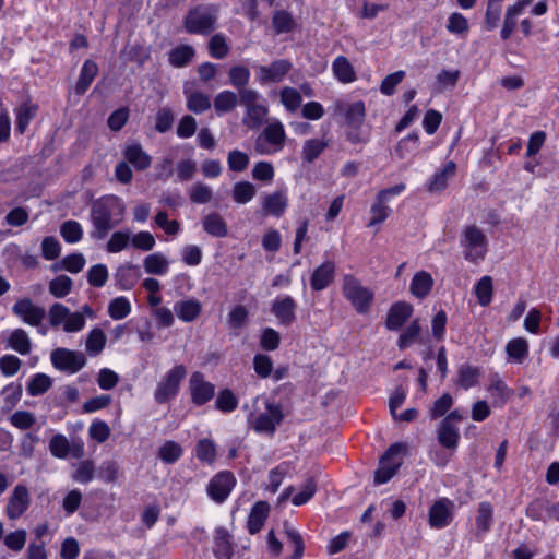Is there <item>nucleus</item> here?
<instances>
[{
    "mask_svg": "<svg viewBox=\"0 0 559 559\" xmlns=\"http://www.w3.org/2000/svg\"><path fill=\"white\" fill-rule=\"evenodd\" d=\"M124 206L117 197H106L92 205L91 222L94 229L91 237L94 239H104L108 233L121 221Z\"/></svg>",
    "mask_w": 559,
    "mask_h": 559,
    "instance_id": "nucleus-1",
    "label": "nucleus"
},
{
    "mask_svg": "<svg viewBox=\"0 0 559 559\" xmlns=\"http://www.w3.org/2000/svg\"><path fill=\"white\" fill-rule=\"evenodd\" d=\"M218 8L211 3H201L191 7L185 19L183 28L188 34L207 36L217 25Z\"/></svg>",
    "mask_w": 559,
    "mask_h": 559,
    "instance_id": "nucleus-2",
    "label": "nucleus"
},
{
    "mask_svg": "<svg viewBox=\"0 0 559 559\" xmlns=\"http://www.w3.org/2000/svg\"><path fill=\"white\" fill-rule=\"evenodd\" d=\"M262 400L265 406V412L255 415L250 412L248 415V423L252 426L253 430L259 433H266L272 436L277 426H280L284 419L282 405L271 401L265 396H258L254 403Z\"/></svg>",
    "mask_w": 559,
    "mask_h": 559,
    "instance_id": "nucleus-3",
    "label": "nucleus"
},
{
    "mask_svg": "<svg viewBox=\"0 0 559 559\" xmlns=\"http://www.w3.org/2000/svg\"><path fill=\"white\" fill-rule=\"evenodd\" d=\"M286 143V131L278 119L270 121L257 136L254 150L260 155H274L283 151Z\"/></svg>",
    "mask_w": 559,
    "mask_h": 559,
    "instance_id": "nucleus-4",
    "label": "nucleus"
},
{
    "mask_svg": "<svg viewBox=\"0 0 559 559\" xmlns=\"http://www.w3.org/2000/svg\"><path fill=\"white\" fill-rule=\"evenodd\" d=\"M342 292L358 313L365 314L369 311L374 299V293L364 286L357 277L352 274H345Z\"/></svg>",
    "mask_w": 559,
    "mask_h": 559,
    "instance_id": "nucleus-5",
    "label": "nucleus"
},
{
    "mask_svg": "<svg viewBox=\"0 0 559 559\" xmlns=\"http://www.w3.org/2000/svg\"><path fill=\"white\" fill-rule=\"evenodd\" d=\"M239 103L246 108L243 124L249 129H258L269 114L263 96L257 90H243Z\"/></svg>",
    "mask_w": 559,
    "mask_h": 559,
    "instance_id": "nucleus-6",
    "label": "nucleus"
},
{
    "mask_svg": "<svg viewBox=\"0 0 559 559\" xmlns=\"http://www.w3.org/2000/svg\"><path fill=\"white\" fill-rule=\"evenodd\" d=\"M460 242L465 260L477 262L485 259L488 250L487 237L476 225L463 229Z\"/></svg>",
    "mask_w": 559,
    "mask_h": 559,
    "instance_id": "nucleus-7",
    "label": "nucleus"
},
{
    "mask_svg": "<svg viewBox=\"0 0 559 559\" xmlns=\"http://www.w3.org/2000/svg\"><path fill=\"white\" fill-rule=\"evenodd\" d=\"M49 324L53 329L62 328L66 333H78L85 328L81 313L72 312L61 302H55L48 310Z\"/></svg>",
    "mask_w": 559,
    "mask_h": 559,
    "instance_id": "nucleus-8",
    "label": "nucleus"
},
{
    "mask_svg": "<svg viewBox=\"0 0 559 559\" xmlns=\"http://www.w3.org/2000/svg\"><path fill=\"white\" fill-rule=\"evenodd\" d=\"M406 445L401 442L393 443L381 456L379 467L374 472V484L382 485L388 483L399 471L403 463L402 454L406 451Z\"/></svg>",
    "mask_w": 559,
    "mask_h": 559,
    "instance_id": "nucleus-9",
    "label": "nucleus"
},
{
    "mask_svg": "<svg viewBox=\"0 0 559 559\" xmlns=\"http://www.w3.org/2000/svg\"><path fill=\"white\" fill-rule=\"evenodd\" d=\"M187 376V368L183 365H176L169 369L159 380L154 391V400L158 404L174 400L180 390V383Z\"/></svg>",
    "mask_w": 559,
    "mask_h": 559,
    "instance_id": "nucleus-10",
    "label": "nucleus"
},
{
    "mask_svg": "<svg viewBox=\"0 0 559 559\" xmlns=\"http://www.w3.org/2000/svg\"><path fill=\"white\" fill-rule=\"evenodd\" d=\"M406 186L404 183L395 185L391 188L380 190L376 197V202L370 207L371 218L368 226L382 224L391 214V209L386 205L392 197L400 195Z\"/></svg>",
    "mask_w": 559,
    "mask_h": 559,
    "instance_id": "nucleus-11",
    "label": "nucleus"
},
{
    "mask_svg": "<svg viewBox=\"0 0 559 559\" xmlns=\"http://www.w3.org/2000/svg\"><path fill=\"white\" fill-rule=\"evenodd\" d=\"M237 484L236 477L229 471L215 474L206 486L207 496L216 503H223Z\"/></svg>",
    "mask_w": 559,
    "mask_h": 559,
    "instance_id": "nucleus-12",
    "label": "nucleus"
},
{
    "mask_svg": "<svg viewBox=\"0 0 559 559\" xmlns=\"http://www.w3.org/2000/svg\"><path fill=\"white\" fill-rule=\"evenodd\" d=\"M50 358L56 369L69 373H76L86 365L84 354L62 347L52 350Z\"/></svg>",
    "mask_w": 559,
    "mask_h": 559,
    "instance_id": "nucleus-13",
    "label": "nucleus"
},
{
    "mask_svg": "<svg viewBox=\"0 0 559 559\" xmlns=\"http://www.w3.org/2000/svg\"><path fill=\"white\" fill-rule=\"evenodd\" d=\"M12 313L23 323L39 328L46 317L45 308L35 305L31 298H21L12 306Z\"/></svg>",
    "mask_w": 559,
    "mask_h": 559,
    "instance_id": "nucleus-14",
    "label": "nucleus"
},
{
    "mask_svg": "<svg viewBox=\"0 0 559 559\" xmlns=\"http://www.w3.org/2000/svg\"><path fill=\"white\" fill-rule=\"evenodd\" d=\"M32 502L28 488L17 484L11 491L5 504L4 513L9 520L20 519L29 508Z\"/></svg>",
    "mask_w": 559,
    "mask_h": 559,
    "instance_id": "nucleus-15",
    "label": "nucleus"
},
{
    "mask_svg": "<svg viewBox=\"0 0 559 559\" xmlns=\"http://www.w3.org/2000/svg\"><path fill=\"white\" fill-rule=\"evenodd\" d=\"M454 502L449 498H439L428 511V523L433 530H442L451 524L454 518Z\"/></svg>",
    "mask_w": 559,
    "mask_h": 559,
    "instance_id": "nucleus-16",
    "label": "nucleus"
},
{
    "mask_svg": "<svg viewBox=\"0 0 559 559\" xmlns=\"http://www.w3.org/2000/svg\"><path fill=\"white\" fill-rule=\"evenodd\" d=\"M189 393L192 404L202 406L210 402L215 395V385L205 380L201 371H194L189 379Z\"/></svg>",
    "mask_w": 559,
    "mask_h": 559,
    "instance_id": "nucleus-17",
    "label": "nucleus"
},
{
    "mask_svg": "<svg viewBox=\"0 0 559 559\" xmlns=\"http://www.w3.org/2000/svg\"><path fill=\"white\" fill-rule=\"evenodd\" d=\"M292 63L286 59H278L269 66L257 67L255 80L260 85L280 83L290 71Z\"/></svg>",
    "mask_w": 559,
    "mask_h": 559,
    "instance_id": "nucleus-18",
    "label": "nucleus"
},
{
    "mask_svg": "<svg viewBox=\"0 0 559 559\" xmlns=\"http://www.w3.org/2000/svg\"><path fill=\"white\" fill-rule=\"evenodd\" d=\"M334 111L344 117L347 127L364 126L366 120V105L362 100L346 103L337 99L334 103Z\"/></svg>",
    "mask_w": 559,
    "mask_h": 559,
    "instance_id": "nucleus-19",
    "label": "nucleus"
},
{
    "mask_svg": "<svg viewBox=\"0 0 559 559\" xmlns=\"http://www.w3.org/2000/svg\"><path fill=\"white\" fill-rule=\"evenodd\" d=\"M336 264L332 260H326L317 266L310 276V286L314 292H321L328 288L335 278Z\"/></svg>",
    "mask_w": 559,
    "mask_h": 559,
    "instance_id": "nucleus-20",
    "label": "nucleus"
},
{
    "mask_svg": "<svg viewBox=\"0 0 559 559\" xmlns=\"http://www.w3.org/2000/svg\"><path fill=\"white\" fill-rule=\"evenodd\" d=\"M124 160L138 171H144L152 164L151 155L138 142L127 143L122 151Z\"/></svg>",
    "mask_w": 559,
    "mask_h": 559,
    "instance_id": "nucleus-21",
    "label": "nucleus"
},
{
    "mask_svg": "<svg viewBox=\"0 0 559 559\" xmlns=\"http://www.w3.org/2000/svg\"><path fill=\"white\" fill-rule=\"evenodd\" d=\"M297 304L292 296H284L276 298L273 304L271 311L277 318L281 324L290 325L296 320Z\"/></svg>",
    "mask_w": 559,
    "mask_h": 559,
    "instance_id": "nucleus-22",
    "label": "nucleus"
},
{
    "mask_svg": "<svg viewBox=\"0 0 559 559\" xmlns=\"http://www.w3.org/2000/svg\"><path fill=\"white\" fill-rule=\"evenodd\" d=\"M413 306L405 301H397L389 309L385 326L390 331L400 330L403 324L411 318Z\"/></svg>",
    "mask_w": 559,
    "mask_h": 559,
    "instance_id": "nucleus-23",
    "label": "nucleus"
},
{
    "mask_svg": "<svg viewBox=\"0 0 559 559\" xmlns=\"http://www.w3.org/2000/svg\"><path fill=\"white\" fill-rule=\"evenodd\" d=\"M487 391L493 400V405L498 407H503L514 394L513 389L509 388L498 373L490 376Z\"/></svg>",
    "mask_w": 559,
    "mask_h": 559,
    "instance_id": "nucleus-24",
    "label": "nucleus"
},
{
    "mask_svg": "<svg viewBox=\"0 0 559 559\" xmlns=\"http://www.w3.org/2000/svg\"><path fill=\"white\" fill-rule=\"evenodd\" d=\"M233 536L225 527H217L214 535L213 554L216 559H231L234 556Z\"/></svg>",
    "mask_w": 559,
    "mask_h": 559,
    "instance_id": "nucleus-25",
    "label": "nucleus"
},
{
    "mask_svg": "<svg viewBox=\"0 0 559 559\" xmlns=\"http://www.w3.org/2000/svg\"><path fill=\"white\" fill-rule=\"evenodd\" d=\"M493 523V508L490 502L483 501L478 504L475 518V537L483 540L485 535L491 530Z\"/></svg>",
    "mask_w": 559,
    "mask_h": 559,
    "instance_id": "nucleus-26",
    "label": "nucleus"
},
{
    "mask_svg": "<svg viewBox=\"0 0 559 559\" xmlns=\"http://www.w3.org/2000/svg\"><path fill=\"white\" fill-rule=\"evenodd\" d=\"M456 173V164L453 160H449L444 166L437 170L428 180L426 185L427 191L435 193L443 191L448 187V182L454 177Z\"/></svg>",
    "mask_w": 559,
    "mask_h": 559,
    "instance_id": "nucleus-27",
    "label": "nucleus"
},
{
    "mask_svg": "<svg viewBox=\"0 0 559 559\" xmlns=\"http://www.w3.org/2000/svg\"><path fill=\"white\" fill-rule=\"evenodd\" d=\"M288 206L286 190H278L266 194L262 199V209L267 215L281 217Z\"/></svg>",
    "mask_w": 559,
    "mask_h": 559,
    "instance_id": "nucleus-28",
    "label": "nucleus"
},
{
    "mask_svg": "<svg viewBox=\"0 0 559 559\" xmlns=\"http://www.w3.org/2000/svg\"><path fill=\"white\" fill-rule=\"evenodd\" d=\"M270 513V504L266 501H258L251 508L247 521V530L251 535L259 533Z\"/></svg>",
    "mask_w": 559,
    "mask_h": 559,
    "instance_id": "nucleus-29",
    "label": "nucleus"
},
{
    "mask_svg": "<svg viewBox=\"0 0 559 559\" xmlns=\"http://www.w3.org/2000/svg\"><path fill=\"white\" fill-rule=\"evenodd\" d=\"M332 73L342 84H349L356 81V71L345 56H337L332 62Z\"/></svg>",
    "mask_w": 559,
    "mask_h": 559,
    "instance_id": "nucleus-30",
    "label": "nucleus"
},
{
    "mask_svg": "<svg viewBox=\"0 0 559 559\" xmlns=\"http://www.w3.org/2000/svg\"><path fill=\"white\" fill-rule=\"evenodd\" d=\"M37 111L38 106L36 104H33L31 102H25L21 104L15 109V131L20 134H23L29 126L31 121L37 115Z\"/></svg>",
    "mask_w": 559,
    "mask_h": 559,
    "instance_id": "nucleus-31",
    "label": "nucleus"
},
{
    "mask_svg": "<svg viewBox=\"0 0 559 559\" xmlns=\"http://www.w3.org/2000/svg\"><path fill=\"white\" fill-rule=\"evenodd\" d=\"M202 226L206 234L223 238L228 234L227 224L221 214L212 212L202 218Z\"/></svg>",
    "mask_w": 559,
    "mask_h": 559,
    "instance_id": "nucleus-32",
    "label": "nucleus"
},
{
    "mask_svg": "<svg viewBox=\"0 0 559 559\" xmlns=\"http://www.w3.org/2000/svg\"><path fill=\"white\" fill-rule=\"evenodd\" d=\"M8 347L19 353L20 355H28L32 350V340L28 333L21 328L11 331L8 340Z\"/></svg>",
    "mask_w": 559,
    "mask_h": 559,
    "instance_id": "nucleus-33",
    "label": "nucleus"
},
{
    "mask_svg": "<svg viewBox=\"0 0 559 559\" xmlns=\"http://www.w3.org/2000/svg\"><path fill=\"white\" fill-rule=\"evenodd\" d=\"M438 442L445 449L455 450L460 441V431L456 425H448V423H440L437 430Z\"/></svg>",
    "mask_w": 559,
    "mask_h": 559,
    "instance_id": "nucleus-34",
    "label": "nucleus"
},
{
    "mask_svg": "<svg viewBox=\"0 0 559 559\" xmlns=\"http://www.w3.org/2000/svg\"><path fill=\"white\" fill-rule=\"evenodd\" d=\"M144 271L151 275H166L169 271V261L162 252H154L144 258Z\"/></svg>",
    "mask_w": 559,
    "mask_h": 559,
    "instance_id": "nucleus-35",
    "label": "nucleus"
},
{
    "mask_svg": "<svg viewBox=\"0 0 559 559\" xmlns=\"http://www.w3.org/2000/svg\"><path fill=\"white\" fill-rule=\"evenodd\" d=\"M174 309L181 321L192 322L200 316L202 306L199 300L192 298L176 302Z\"/></svg>",
    "mask_w": 559,
    "mask_h": 559,
    "instance_id": "nucleus-36",
    "label": "nucleus"
},
{
    "mask_svg": "<svg viewBox=\"0 0 559 559\" xmlns=\"http://www.w3.org/2000/svg\"><path fill=\"white\" fill-rule=\"evenodd\" d=\"M506 353L509 361L522 364L528 356V342L524 337L510 340L506 345Z\"/></svg>",
    "mask_w": 559,
    "mask_h": 559,
    "instance_id": "nucleus-37",
    "label": "nucleus"
},
{
    "mask_svg": "<svg viewBox=\"0 0 559 559\" xmlns=\"http://www.w3.org/2000/svg\"><path fill=\"white\" fill-rule=\"evenodd\" d=\"M97 73L98 66L96 64V62L92 60H86L81 68L79 80L75 85L76 94H84L91 86Z\"/></svg>",
    "mask_w": 559,
    "mask_h": 559,
    "instance_id": "nucleus-38",
    "label": "nucleus"
},
{
    "mask_svg": "<svg viewBox=\"0 0 559 559\" xmlns=\"http://www.w3.org/2000/svg\"><path fill=\"white\" fill-rule=\"evenodd\" d=\"M194 454L201 463L212 465L217 456L216 443L209 438L201 439L195 444Z\"/></svg>",
    "mask_w": 559,
    "mask_h": 559,
    "instance_id": "nucleus-39",
    "label": "nucleus"
},
{
    "mask_svg": "<svg viewBox=\"0 0 559 559\" xmlns=\"http://www.w3.org/2000/svg\"><path fill=\"white\" fill-rule=\"evenodd\" d=\"M433 285L432 276L426 272H417L411 282V293L417 298H425Z\"/></svg>",
    "mask_w": 559,
    "mask_h": 559,
    "instance_id": "nucleus-40",
    "label": "nucleus"
},
{
    "mask_svg": "<svg viewBox=\"0 0 559 559\" xmlns=\"http://www.w3.org/2000/svg\"><path fill=\"white\" fill-rule=\"evenodd\" d=\"M195 55V50L190 45H180L168 52V61L175 68L188 66Z\"/></svg>",
    "mask_w": 559,
    "mask_h": 559,
    "instance_id": "nucleus-41",
    "label": "nucleus"
},
{
    "mask_svg": "<svg viewBox=\"0 0 559 559\" xmlns=\"http://www.w3.org/2000/svg\"><path fill=\"white\" fill-rule=\"evenodd\" d=\"M106 346V335L99 328L92 329L86 337L85 350L91 357L98 356Z\"/></svg>",
    "mask_w": 559,
    "mask_h": 559,
    "instance_id": "nucleus-42",
    "label": "nucleus"
},
{
    "mask_svg": "<svg viewBox=\"0 0 559 559\" xmlns=\"http://www.w3.org/2000/svg\"><path fill=\"white\" fill-rule=\"evenodd\" d=\"M185 96L187 98V108L194 114H202L211 108L210 96L200 92H190L185 90Z\"/></svg>",
    "mask_w": 559,
    "mask_h": 559,
    "instance_id": "nucleus-43",
    "label": "nucleus"
},
{
    "mask_svg": "<svg viewBox=\"0 0 559 559\" xmlns=\"http://www.w3.org/2000/svg\"><path fill=\"white\" fill-rule=\"evenodd\" d=\"M479 376L478 368L463 364L457 369L456 384L464 390H468L478 383Z\"/></svg>",
    "mask_w": 559,
    "mask_h": 559,
    "instance_id": "nucleus-44",
    "label": "nucleus"
},
{
    "mask_svg": "<svg viewBox=\"0 0 559 559\" xmlns=\"http://www.w3.org/2000/svg\"><path fill=\"white\" fill-rule=\"evenodd\" d=\"M257 194V188L250 181H238L233 186L231 197L237 204L249 203Z\"/></svg>",
    "mask_w": 559,
    "mask_h": 559,
    "instance_id": "nucleus-45",
    "label": "nucleus"
},
{
    "mask_svg": "<svg viewBox=\"0 0 559 559\" xmlns=\"http://www.w3.org/2000/svg\"><path fill=\"white\" fill-rule=\"evenodd\" d=\"M239 102V95L231 91L219 92L214 98V109L217 115H223L231 111Z\"/></svg>",
    "mask_w": 559,
    "mask_h": 559,
    "instance_id": "nucleus-46",
    "label": "nucleus"
},
{
    "mask_svg": "<svg viewBox=\"0 0 559 559\" xmlns=\"http://www.w3.org/2000/svg\"><path fill=\"white\" fill-rule=\"evenodd\" d=\"M418 146L419 136L416 132H412L397 142L394 153L400 159H405L414 154Z\"/></svg>",
    "mask_w": 559,
    "mask_h": 559,
    "instance_id": "nucleus-47",
    "label": "nucleus"
},
{
    "mask_svg": "<svg viewBox=\"0 0 559 559\" xmlns=\"http://www.w3.org/2000/svg\"><path fill=\"white\" fill-rule=\"evenodd\" d=\"M228 75L230 84L238 90L239 96L241 91L250 90L247 87L251 76L249 68L245 66H234L229 69Z\"/></svg>",
    "mask_w": 559,
    "mask_h": 559,
    "instance_id": "nucleus-48",
    "label": "nucleus"
},
{
    "mask_svg": "<svg viewBox=\"0 0 559 559\" xmlns=\"http://www.w3.org/2000/svg\"><path fill=\"white\" fill-rule=\"evenodd\" d=\"M272 26L276 34H284L294 31L296 22L289 12L278 10L272 16Z\"/></svg>",
    "mask_w": 559,
    "mask_h": 559,
    "instance_id": "nucleus-49",
    "label": "nucleus"
},
{
    "mask_svg": "<svg viewBox=\"0 0 559 559\" xmlns=\"http://www.w3.org/2000/svg\"><path fill=\"white\" fill-rule=\"evenodd\" d=\"M131 304L124 296L114 298L108 305V314L112 320L127 318L131 313Z\"/></svg>",
    "mask_w": 559,
    "mask_h": 559,
    "instance_id": "nucleus-50",
    "label": "nucleus"
},
{
    "mask_svg": "<svg viewBox=\"0 0 559 559\" xmlns=\"http://www.w3.org/2000/svg\"><path fill=\"white\" fill-rule=\"evenodd\" d=\"M328 143L319 139H310L304 143L301 156L304 162L313 163L326 148Z\"/></svg>",
    "mask_w": 559,
    "mask_h": 559,
    "instance_id": "nucleus-51",
    "label": "nucleus"
},
{
    "mask_svg": "<svg viewBox=\"0 0 559 559\" xmlns=\"http://www.w3.org/2000/svg\"><path fill=\"white\" fill-rule=\"evenodd\" d=\"M189 199L194 204H206L213 199V191L210 186L202 181L193 183L189 191Z\"/></svg>",
    "mask_w": 559,
    "mask_h": 559,
    "instance_id": "nucleus-52",
    "label": "nucleus"
},
{
    "mask_svg": "<svg viewBox=\"0 0 559 559\" xmlns=\"http://www.w3.org/2000/svg\"><path fill=\"white\" fill-rule=\"evenodd\" d=\"M282 105L289 112H295L301 105L302 97L298 90L285 86L280 92Z\"/></svg>",
    "mask_w": 559,
    "mask_h": 559,
    "instance_id": "nucleus-53",
    "label": "nucleus"
},
{
    "mask_svg": "<svg viewBox=\"0 0 559 559\" xmlns=\"http://www.w3.org/2000/svg\"><path fill=\"white\" fill-rule=\"evenodd\" d=\"M52 385L51 378L45 373H36L27 383V393L31 396H38L46 393Z\"/></svg>",
    "mask_w": 559,
    "mask_h": 559,
    "instance_id": "nucleus-54",
    "label": "nucleus"
},
{
    "mask_svg": "<svg viewBox=\"0 0 559 559\" xmlns=\"http://www.w3.org/2000/svg\"><path fill=\"white\" fill-rule=\"evenodd\" d=\"M492 278L489 275L483 276L475 285L474 292L480 306H488L492 299Z\"/></svg>",
    "mask_w": 559,
    "mask_h": 559,
    "instance_id": "nucleus-55",
    "label": "nucleus"
},
{
    "mask_svg": "<svg viewBox=\"0 0 559 559\" xmlns=\"http://www.w3.org/2000/svg\"><path fill=\"white\" fill-rule=\"evenodd\" d=\"M209 53L212 58L224 59L229 53V46L224 34L213 35L207 44Z\"/></svg>",
    "mask_w": 559,
    "mask_h": 559,
    "instance_id": "nucleus-56",
    "label": "nucleus"
},
{
    "mask_svg": "<svg viewBox=\"0 0 559 559\" xmlns=\"http://www.w3.org/2000/svg\"><path fill=\"white\" fill-rule=\"evenodd\" d=\"M60 235L68 243H76L83 237L82 225L76 221H66L60 227Z\"/></svg>",
    "mask_w": 559,
    "mask_h": 559,
    "instance_id": "nucleus-57",
    "label": "nucleus"
},
{
    "mask_svg": "<svg viewBox=\"0 0 559 559\" xmlns=\"http://www.w3.org/2000/svg\"><path fill=\"white\" fill-rule=\"evenodd\" d=\"M73 281L67 275H59L49 282V293L56 298H63L70 294Z\"/></svg>",
    "mask_w": 559,
    "mask_h": 559,
    "instance_id": "nucleus-58",
    "label": "nucleus"
},
{
    "mask_svg": "<svg viewBox=\"0 0 559 559\" xmlns=\"http://www.w3.org/2000/svg\"><path fill=\"white\" fill-rule=\"evenodd\" d=\"M182 455V448L175 441H166L158 450V457L166 464H174Z\"/></svg>",
    "mask_w": 559,
    "mask_h": 559,
    "instance_id": "nucleus-59",
    "label": "nucleus"
},
{
    "mask_svg": "<svg viewBox=\"0 0 559 559\" xmlns=\"http://www.w3.org/2000/svg\"><path fill=\"white\" fill-rule=\"evenodd\" d=\"M49 451L57 459H67L70 454V442L64 435L57 433L49 441Z\"/></svg>",
    "mask_w": 559,
    "mask_h": 559,
    "instance_id": "nucleus-60",
    "label": "nucleus"
},
{
    "mask_svg": "<svg viewBox=\"0 0 559 559\" xmlns=\"http://www.w3.org/2000/svg\"><path fill=\"white\" fill-rule=\"evenodd\" d=\"M215 406L223 413H231L238 407V400L229 389H223L218 392Z\"/></svg>",
    "mask_w": 559,
    "mask_h": 559,
    "instance_id": "nucleus-61",
    "label": "nucleus"
},
{
    "mask_svg": "<svg viewBox=\"0 0 559 559\" xmlns=\"http://www.w3.org/2000/svg\"><path fill=\"white\" fill-rule=\"evenodd\" d=\"M420 324L418 320H414L400 335L397 346L400 349H405L413 345L419 337Z\"/></svg>",
    "mask_w": 559,
    "mask_h": 559,
    "instance_id": "nucleus-62",
    "label": "nucleus"
},
{
    "mask_svg": "<svg viewBox=\"0 0 559 559\" xmlns=\"http://www.w3.org/2000/svg\"><path fill=\"white\" fill-rule=\"evenodd\" d=\"M249 155L239 150H233L227 155V165L231 171L241 173L249 166Z\"/></svg>",
    "mask_w": 559,
    "mask_h": 559,
    "instance_id": "nucleus-63",
    "label": "nucleus"
},
{
    "mask_svg": "<svg viewBox=\"0 0 559 559\" xmlns=\"http://www.w3.org/2000/svg\"><path fill=\"white\" fill-rule=\"evenodd\" d=\"M95 473V466L92 461L86 460L80 462L75 466V471L72 474V479L80 484H88L93 480Z\"/></svg>",
    "mask_w": 559,
    "mask_h": 559,
    "instance_id": "nucleus-64",
    "label": "nucleus"
}]
</instances>
